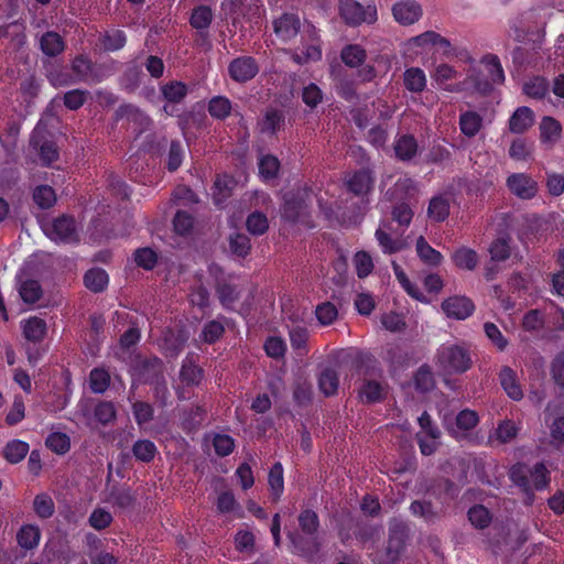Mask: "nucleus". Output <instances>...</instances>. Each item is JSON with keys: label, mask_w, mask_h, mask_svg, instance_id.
I'll return each mask as SVG.
<instances>
[{"label": "nucleus", "mask_w": 564, "mask_h": 564, "mask_svg": "<svg viewBox=\"0 0 564 564\" xmlns=\"http://www.w3.org/2000/svg\"><path fill=\"white\" fill-rule=\"evenodd\" d=\"M268 228V219L262 213H253L247 218V229L252 235H262Z\"/></svg>", "instance_id": "nucleus-54"}, {"label": "nucleus", "mask_w": 564, "mask_h": 564, "mask_svg": "<svg viewBox=\"0 0 564 564\" xmlns=\"http://www.w3.org/2000/svg\"><path fill=\"white\" fill-rule=\"evenodd\" d=\"M416 191L415 183L412 178L408 176L400 177L394 186L387 191L386 196L389 199H405L406 197L412 196Z\"/></svg>", "instance_id": "nucleus-23"}, {"label": "nucleus", "mask_w": 564, "mask_h": 564, "mask_svg": "<svg viewBox=\"0 0 564 564\" xmlns=\"http://www.w3.org/2000/svg\"><path fill=\"white\" fill-rule=\"evenodd\" d=\"M18 291L22 301L26 304H34L41 299L43 294L39 281L33 279H28L20 282Z\"/></svg>", "instance_id": "nucleus-26"}, {"label": "nucleus", "mask_w": 564, "mask_h": 564, "mask_svg": "<svg viewBox=\"0 0 564 564\" xmlns=\"http://www.w3.org/2000/svg\"><path fill=\"white\" fill-rule=\"evenodd\" d=\"M341 59L349 67H358L366 59V51L359 45H347L341 51Z\"/></svg>", "instance_id": "nucleus-36"}, {"label": "nucleus", "mask_w": 564, "mask_h": 564, "mask_svg": "<svg viewBox=\"0 0 564 564\" xmlns=\"http://www.w3.org/2000/svg\"><path fill=\"white\" fill-rule=\"evenodd\" d=\"M95 417L102 425L109 424L116 417V409L111 402H100L95 408Z\"/></svg>", "instance_id": "nucleus-64"}, {"label": "nucleus", "mask_w": 564, "mask_h": 564, "mask_svg": "<svg viewBox=\"0 0 564 564\" xmlns=\"http://www.w3.org/2000/svg\"><path fill=\"white\" fill-rule=\"evenodd\" d=\"M274 33L283 42H288L297 35L301 22L297 15L284 13L274 21Z\"/></svg>", "instance_id": "nucleus-14"}, {"label": "nucleus", "mask_w": 564, "mask_h": 564, "mask_svg": "<svg viewBox=\"0 0 564 564\" xmlns=\"http://www.w3.org/2000/svg\"><path fill=\"white\" fill-rule=\"evenodd\" d=\"M84 282L87 289L97 293L101 292L108 285L109 278L105 270L95 268L86 272Z\"/></svg>", "instance_id": "nucleus-29"}, {"label": "nucleus", "mask_w": 564, "mask_h": 564, "mask_svg": "<svg viewBox=\"0 0 564 564\" xmlns=\"http://www.w3.org/2000/svg\"><path fill=\"white\" fill-rule=\"evenodd\" d=\"M442 310L447 317L466 319L473 314L475 306L468 297L456 295L443 301Z\"/></svg>", "instance_id": "nucleus-10"}, {"label": "nucleus", "mask_w": 564, "mask_h": 564, "mask_svg": "<svg viewBox=\"0 0 564 564\" xmlns=\"http://www.w3.org/2000/svg\"><path fill=\"white\" fill-rule=\"evenodd\" d=\"M354 265L359 278L368 276L373 270V261L369 253L359 251L354 256Z\"/></svg>", "instance_id": "nucleus-50"}, {"label": "nucleus", "mask_w": 564, "mask_h": 564, "mask_svg": "<svg viewBox=\"0 0 564 564\" xmlns=\"http://www.w3.org/2000/svg\"><path fill=\"white\" fill-rule=\"evenodd\" d=\"M132 452L137 459L145 463L151 462L158 453L156 446L149 440L135 442Z\"/></svg>", "instance_id": "nucleus-43"}, {"label": "nucleus", "mask_w": 564, "mask_h": 564, "mask_svg": "<svg viewBox=\"0 0 564 564\" xmlns=\"http://www.w3.org/2000/svg\"><path fill=\"white\" fill-rule=\"evenodd\" d=\"M339 11L340 17L350 25L377 21V8L373 4L362 6L356 0H340Z\"/></svg>", "instance_id": "nucleus-5"}, {"label": "nucleus", "mask_w": 564, "mask_h": 564, "mask_svg": "<svg viewBox=\"0 0 564 564\" xmlns=\"http://www.w3.org/2000/svg\"><path fill=\"white\" fill-rule=\"evenodd\" d=\"M520 431V426L511 421L503 420L496 429L495 436L500 443H509L514 440Z\"/></svg>", "instance_id": "nucleus-41"}, {"label": "nucleus", "mask_w": 564, "mask_h": 564, "mask_svg": "<svg viewBox=\"0 0 564 564\" xmlns=\"http://www.w3.org/2000/svg\"><path fill=\"white\" fill-rule=\"evenodd\" d=\"M429 217L435 221H443L449 214L448 200L442 196L433 197L429 205Z\"/></svg>", "instance_id": "nucleus-37"}, {"label": "nucleus", "mask_w": 564, "mask_h": 564, "mask_svg": "<svg viewBox=\"0 0 564 564\" xmlns=\"http://www.w3.org/2000/svg\"><path fill=\"white\" fill-rule=\"evenodd\" d=\"M434 362L444 375H462L473 366L471 355L465 344H442L435 354Z\"/></svg>", "instance_id": "nucleus-2"}, {"label": "nucleus", "mask_w": 564, "mask_h": 564, "mask_svg": "<svg viewBox=\"0 0 564 564\" xmlns=\"http://www.w3.org/2000/svg\"><path fill=\"white\" fill-rule=\"evenodd\" d=\"M232 180L228 175L218 176L214 183V197L216 204H220L229 196Z\"/></svg>", "instance_id": "nucleus-57"}, {"label": "nucleus", "mask_w": 564, "mask_h": 564, "mask_svg": "<svg viewBox=\"0 0 564 564\" xmlns=\"http://www.w3.org/2000/svg\"><path fill=\"white\" fill-rule=\"evenodd\" d=\"M25 416L24 401L21 397H15L13 404L6 416L8 425H15L21 422Z\"/></svg>", "instance_id": "nucleus-63"}, {"label": "nucleus", "mask_w": 564, "mask_h": 564, "mask_svg": "<svg viewBox=\"0 0 564 564\" xmlns=\"http://www.w3.org/2000/svg\"><path fill=\"white\" fill-rule=\"evenodd\" d=\"M318 386L325 395H333L338 389V375L333 369H325L318 378Z\"/></svg>", "instance_id": "nucleus-40"}, {"label": "nucleus", "mask_w": 564, "mask_h": 564, "mask_svg": "<svg viewBox=\"0 0 564 564\" xmlns=\"http://www.w3.org/2000/svg\"><path fill=\"white\" fill-rule=\"evenodd\" d=\"M500 384L509 398L519 401L523 398V391L517 373L510 367H503L499 373Z\"/></svg>", "instance_id": "nucleus-18"}, {"label": "nucleus", "mask_w": 564, "mask_h": 564, "mask_svg": "<svg viewBox=\"0 0 564 564\" xmlns=\"http://www.w3.org/2000/svg\"><path fill=\"white\" fill-rule=\"evenodd\" d=\"M458 76V70L454 66L446 63L436 65L431 73V78L435 82V84L441 89L448 93L477 91L487 94V91L490 89L489 84L479 82L474 73H468L467 76L460 82L452 83L453 80H456Z\"/></svg>", "instance_id": "nucleus-1"}, {"label": "nucleus", "mask_w": 564, "mask_h": 564, "mask_svg": "<svg viewBox=\"0 0 564 564\" xmlns=\"http://www.w3.org/2000/svg\"><path fill=\"white\" fill-rule=\"evenodd\" d=\"M280 163L275 156L264 155L259 161L260 176L265 180H272L276 176Z\"/></svg>", "instance_id": "nucleus-48"}, {"label": "nucleus", "mask_w": 564, "mask_h": 564, "mask_svg": "<svg viewBox=\"0 0 564 564\" xmlns=\"http://www.w3.org/2000/svg\"><path fill=\"white\" fill-rule=\"evenodd\" d=\"M533 111L528 107H520L509 119V130L513 133H523L533 126Z\"/></svg>", "instance_id": "nucleus-19"}, {"label": "nucleus", "mask_w": 564, "mask_h": 564, "mask_svg": "<svg viewBox=\"0 0 564 564\" xmlns=\"http://www.w3.org/2000/svg\"><path fill=\"white\" fill-rule=\"evenodd\" d=\"M126 35L120 30H112L105 34L104 36V47L108 51H117L124 46L126 44Z\"/></svg>", "instance_id": "nucleus-62"}, {"label": "nucleus", "mask_w": 564, "mask_h": 564, "mask_svg": "<svg viewBox=\"0 0 564 564\" xmlns=\"http://www.w3.org/2000/svg\"><path fill=\"white\" fill-rule=\"evenodd\" d=\"M547 223L541 217H530L524 220L519 231V239L525 246L539 241L547 230Z\"/></svg>", "instance_id": "nucleus-11"}, {"label": "nucleus", "mask_w": 564, "mask_h": 564, "mask_svg": "<svg viewBox=\"0 0 564 564\" xmlns=\"http://www.w3.org/2000/svg\"><path fill=\"white\" fill-rule=\"evenodd\" d=\"M29 444L20 440H12L3 448V457L10 464H18L23 460L29 453Z\"/></svg>", "instance_id": "nucleus-24"}, {"label": "nucleus", "mask_w": 564, "mask_h": 564, "mask_svg": "<svg viewBox=\"0 0 564 564\" xmlns=\"http://www.w3.org/2000/svg\"><path fill=\"white\" fill-rule=\"evenodd\" d=\"M35 204L45 209L52 207L56 202L55 191L47 185L37 186L33 192Z\"/></svg>", "instance_id": "nucleus-42"}, {"label": "nucleus", "mask_w": 564, "mask_h": 564, "mask_svg": "<svg viewBox=\"0 0 564 564\" xmlns=\"http://www.w3.org/2000/svg\"><path fill=\"white\" fill-rule=\"evenodd\" d=\"M21 328L24 338L33 343L42 341L47 330L45 321L37 316H32L21 321Z\"/></svg>", "instance_id": "nucleus-17"}, {"label": "nucleus", "mask_w": 564, "mask_h": 564, "mask_svg": "<svg viewBox=\"0 0 564 564\" xmlns=\"http://www.w3.org/2000/svg\"><path fill=\"white\" fill-rule=\"evenodd\" d=\"M413 381L415 389L420 392L431 391L435 387L434 375L427 365H423L417 369Z\"/></svg>", "instance_id": "nucleus-33"}, {"label": "nucleus", "mask_w": 564, "mask_h": 564, "mask_svg": "<svg viewBox=\"0 0 564 564\" xmlns=\"http://www.w3.org/2000/svg\"><path fill=\"white\" fill-rule=\"evenodd\" d=\"M21 547L32 550L39 545L41 532L39 527L33 524L23 525L17 534Z\"/></svg>", "instance_id": "nucleus-27"}, {"label": "nucleus", "mask_w": 564, "mask_h": 564, "mask_svg": "<svg viewBox=\"0 0 564 564\" xmlns=\"http://www.w3.org/2000/svg\"><path fill=\"white\" fill-rule=\"evenodd\" d=\"M489 253L492 261L507 260L510 257L509 241L505 238H498L491 243Z\"/></svg>", "instance_id": "nucleus-56"}, {"label": "nucleus", "mask_w": 564, "mask_h": 564, "mask_svg": "<svg viewBox=\"0 0 564 564\" xmlns=\"http://www.w3.org/2000/svg\"><path fill=\"white\" fill-rule=\"evenodd\" d=\"M162 93L169 101L180 102L187 93L186 86L180 82H173L162 88Z\"/></svg>", "instance_id": "nucleus-59"}, {"label": "nucleus", "mask_w": 564, "mask_h": 564, "mask_svg": "<svg viewBox=\"0 0 564 564\" xmlns=\"http://www.w3.org/2000/svg\"><path fill=\"white\" fill-rule=\"evenodd\" d=\"M468 519L475 528L484 529L489 525L491 516L487 508L478 505L469 509Z\"/></svg>", "instance_id": "nucleus-46"}, {"label": "nucleus", "mask_w": 564, "mask_h": 564, "mask_svg": "<svg viewBox=\"0 0 564 564\" xmlns=\"http://www.w3.org/2000/svg\"><path fill=\"white\" fill-rule=\"evenodd\" d=\"M42 230L47 238L55 242L70 243L78 239V228L75 219L65 215L43 221Z\"/></svg>", "instance_id": "nucleus-4"}, {"label": "nucleus", "mask_w": 564, "mask_h": 564, "mask_svg": "<svg viewBox=\"0 0 564 564\" xmlns=\"http://www.w3.org/2000/svg\"><path fill=\"white\" fill-rule=\"evenodd\" d=\"M426 75L420 67H410L403 74V84L411 93H422L426 87Z\"/></svg>", "instance_id": "nucleus-21"}, {"label": "nucleus", "mask_w": 564, "mask_h": 564, "mask_svg": "<svg viewBox=\"0 0 564 564\" xmlns=\"http://www.w3.org/2000/svg\"><path fill=\"white\" fill-rule=\"evenodd\" d=\"M230 77L238 83L252 79L259 72L257 62L250 56L235 58L228 67Z\"/></svg>", "instance_id": "nucleus-8"}, {"label": "nucleus", "mask_w": 564, "mask_h": 564, "mask_svg": "<svg viewBox=\"0 0 564 564\" xmlns=\"http://www.w3.org/2000/svg\"><path fill=\"white\" fill-rule=\"evenodd\" d=\"M213 21V11L207 6H198L193 9L191 15V25L198 30H207Z\"/></svg>", "instance_id": "nucleus-35"}, {"label": "nucleus", "mask_w": 564, "mask_h": 564, "mask_svg": "<svg viewBox=\"0 0 564 564\" xmlns=\"http://www.w3.org/2000/svg\"><path fill=\"white\" fill-rule=\"evenodd\" d=\"M46 446L57 454H64L69 449V437L64 433H52L46 438Z\"/></svg>", "instance_id": "nucleus-52"}, {"label": "nucleus", "mask_w": 564, "mask_h": 564, "mask_svg": "<svg viewBox=\"0 0 564 564\" xmlns=\"http://www.w3.org/2000/svg\"><path fill=\"white\" fill-rule=\"evenodd\" d=\"M383 394L384 387L376 380L365 381L359 390L360 399L368 403L380 401L383 398Z\"/></svg>", "instance_id": "nucleus-34"}, {"label": "nucleus", "mask_w": 564, "mask_h": 564, "mask_svg": "<svg viewBox=\"0 0 564 564\" xmlns=\"http://www.w3.org/2000/svg\"><path fill=\"white\" fill-rule=\"evenodd\" d=\"M308 338L307 329L302 325H294L290 328V340L293 349L305 350Z\"/></svg>", "instance_id": "nucleus-60"}, {"label": "nucleus", "mask_w": 564, "mask_h": 564, "mask_svg": "<svg viewBox=\"0 0 564 564\" xmlns=\"http://www.w3.org/2000/svg\"><path fill=\"white\" fill-rule=\"evenodd\" d=\"M310 193L306 191L288 192L284 194L283 217L291 223L304 221L307 215V200Z\"/></svg>", "instance_id": "nucleus-6"}, {"label": "nucleus", "mask_w": 564, "mask_h": 564, "mask_svg": "<svg viewBox=\"0 0 564 564\" xmlns=\"http://www.w3.org/2000/svg\"><path fill=\"white\" fill-rule=\"evenodd\" d=\"M376 238L384 253H395L404 249L406 246L404 240L400 238H392L388 232L383 230L382 227H379L376 230Z\"/></svg>", "instance_id": "nucleus-31"}, {"label": "nucleus", "mask_w": 564, "mask_h": 564, "mask_svg": "<svg viewBox=\"0 0 564 564\" xmlns=\"http://www.w3.org/2000/svg\"><path fill=\"white\" fill-rule=\"evenodd\" d=\"M451 258L458 269L467 271H473L479 262L477 252L467 247L458 248Z\"/></svg>", "instance_id": "nucleus-20"}, {"label": "nucleus", "mask_w": 564, "mask_h": 564, "mask_svg": "<svg viewBox=\"0 0 564 564\" xmlns=\"http://www.w3.org/2000/svg\"><path fill=\"white\" fill-rule=\"evenodd\" d=\"M345 184L349 192L357 196H365L372 189L373 177L368 170H360L347 174Z\"/></svg>", "instance_id": "nucleus-13"}, {"label": "nucleus", "mask_w": 564, "mask_h": 564, "mask_svg": "<svg viewBox=\"0 0 564 564\" xmlns=\"http://www.w3.org/2000/svg\"><path fill=\"white\" fill-rule=\"evenodd\" d=\"M224 330L225 327L219 321H210L204 326L200 338L207 344H213L223 336Z\"/></svg>", "instance_id": "nucleus-51"}, {"label": "nucleus", "mask_w": 564, "mask_h": 564, "mask_svg": "<svg viewBox=\"0 0 564 564\" xmlns=\"http://www.w3.org/2000/svg\"><path fill=\"white\" fill-rule=\"evenodd\" d=\"M416 252L420 259L429 265L436 267L443 261L442 253L432 248L422 236L416 240Z\"/></svg>", "instance_id": "nucleus-28"}, {"label": "nucleus", "mask_w": 564, "mask_h": 564, "mask_svg": "<svg viewBox=\"0 0 564 564\" xmlns=\"http://www.w3.org/2000/svg\"><path fill=\"white\" fill-rule=\"evenodd\" d=\"M269 486L274 500H278L283 492V467L280 463H275L269 473Z\"/></svg>", "instance_id": "nucleus-38"}, {"label": "nucleus", "mask_w": 564, "mask_h": 564, "mask_svg": "<svg viewBox=\"0 0 564 564\" xmlns=\"http://www.w3.org/2000/svg\"><path fill=\"white\" fill-rule=\"evenodd\" d=\"M315 315L321 325L327 326L336 321L338 316V311L333 303L324 302L317 305L315 310Z\"/></svg>", "instance_id": "nucleus-45"}, {"label": "nucleus", "mask_w": 564, "mask_h": 564, "mask_svg": "<svg viewBox=\"0 0 564 564\" xmlns=\"http://www.w3.org/2000/svg\"><path fill=\"white\" fill-rule=\"evenodd\" d=\"M406 538V527L402 522L394 521L390 527V536L387 546V554L391 561L398 558L403 549Z\"/></svg>", "instance_id": "nucleus-15"}, {"label": "nucleus", "mask_w": 564, "mask_h": 564, "mask_svg": "<svg viewBox=\"0 0 564 564\" xmlns=\"http://www.w3.org/2000/svg\"><path fill=\"white\" fill-rule=\"evenodd\" d=\"M482 127V117L475 111H465L459 116V128L464 135L475 137Z\"/></svg>", "instance_id": "nucleus-22"}, {"label": "nucleus", "mask_w": 564, "mask_h": 564, "mask_svg": "<svg viewBox=\"0 0 564 564\" xmlns=\"http://www.w3.org/2000/svg\"><path fill=\"white\" fill-rule=\"evenodd\" d=\"M392 13L397 22L409 25L421 18L422 8L414 0H402L392 7Z\"/></svg>", "instance_id": "nucleus-12"}, {"label": "nucleus", "mask_w": 564, "mask_h": 564, "mask_svg": "<svg viewBox=\"0 0 564 564\" xmlns=\"http://www.w3.org/2000/svg\"><path fill=\"white\" fill-rule=\"evenodd\" d=\"M394 151L399 159L411 160L417 151L416 140L412 135H402L395 141Z\"/></svg>", "instance_id": "nucleus-32"}, {"label": "nucleus", "mask_w": 564, "mask_h": 564, "mask_svg": "<svg viewBox=\"0 0 564 564\" xmlns=\"http://www.w3.org/2000/svg\"><path fill=\"white\" fill-rule=\"evenodd\" d=\"M509 191L521 199H531L538 193V183L525 173H513L507 178Z\"/></svg>", "instance_id": "nucleus-7"}, {"label": "nucleus", "mask_w": 564, "mask_h": 564, "mask_svg": "<svg viewBox=\"0 0 564 564\" xmlns=\"http://www.w3.org/2000/svg\"><path fill=\"white\" fill-rule=\"evenodd\" d=\"M481 63L485 65L489 79L482 80L479 78V75L476 72H473L477 79L481 83H488L490 86V89L487 91L489 93L492 89V85H500L505 82V72L501 66V63L498 58V56L488 54L482 57Z\"/></svg>", "instance_id": "nucleus-16"}, {"label": "nucleus", "mask_w": 564, "mask_h": 564, "mask_svg": "<svg viewBox=\"0 0 564 564\" xmlns=\"http://www.w3.org/2000/svg\"><path fill=\"white\" fill-rule=\"evenodd\" d=\"M33 509L40 518L47 519L55 511L54 501L48 495L40 494L34 498Z\"/></svg>", "instance_id": "nucleus-44"}, {"label": "nucleus", "mask_w": 564, "mask_h": 564, "mask_svg": "<svg viewBox=\"0 0 564 564\" xmlns=\"http://www.w3.org/2000/svg\"><path fill=\"white\" fill-rule=\"evenodd\" d=\"M134 261L139 267L151 270L156 264L158 257L151 248H141L135 251Z\"/></svg>", "instance_id": "nucleus-58"}, {"label": "nucleus", "mask_w": 564, "mask_h": 564, "mask_svg": "<svg viewBox=\"0 0 564 564\" xmlns=\"http://www.w3.org/2000/svg\"><path fill=\"white\" fill-rule=\"evenodd\" d=\"M110 382L109 373L104 369H94L90 372L89 386L93 392L102 393L107 390Z\"/></svg>", "instance_id": "nucleus-47"}, {"label": "nucleus", "mask_w": 564, "mask_h": 564, "mask_svg": "<svg viewBox=\"0 0 564 564\" xmlns=\"http://www.w3.org/2000/svg\"><path fill=\"white\" fill-rule=\"evenodd\" d=\"M203 371L191 359H186L180 371V378L183 383L198 384L202 380Z\"/></svg>", "instance_id": "nucleus-39"}, {"label": "nucleus", "mask_w": 564, "mask_h": 564, "mask_svg": "<svg viewBox=\"0 0 564 564\" xmlns=\"http://www.w3.org/2000/svg\"><path fill=\"white\" fill-rule=\"evenodd\" d=\"M220 9L225 15L231 18L234 25L242 21L257 22L263 11L261 0H224Z\"/></svg>", "instance_id": "nucleus-3"}, {"label": "nucleus", "mask_w": 564, "mask_h": 564, "mask_svg": "<svg viewBox=\"0 0 564 564\" xmlns=\"http://www.w3.org/2000/svg\"><path fill=\"white\" fill-rule=\"evenodd\" d=\"M305 34L307 43L305 44L301 54L294 53L293 59L297 64H306L310 62H317L322 58V47L317 31L314 26H310Z\"/></svg>", "instance_id": "nucleus-9"}, {"label": "nucleus", "mask_w": 564, "mask_h": 564, "mask_svg": "<svg viewBox=\"0 0 564 564\" xmlns=\"http://www.w3.org/2000/svg\"><path fill=\"white\" fill-rule=\"evenodd\" d=\"M533 150V141L524 138H517L510 145L509 156L516 161H528L531 159Z\"/></svg>", "instance_id": "nucleus-25"}, {"label": "nucleus", "mask_w": 564, "mask_h": 564, "mask_svg": "<svg viewBox=\"0 0 564 564\" xmlns=\"http://www.w3.org/2000/svg\"><path fill=\"white\" fill-rule=\"evenodd\" d=\"M478 422V414L469 409L460 411L456 416V426L464 432L473 430Z\"/></svg>", "instance_id": "nucleus-55"}, {"label": "nucleus", "mask_w": 564, "mask_h": 564, "mask_svg": "<svg viewBox=\"0 0 564 564\" xmlns=\"http://www.w3.org/2000/svg\"><path fill=\"white\" fill-rule=\"evenodd\" d=\"M40 46L45 55L55 56L63 52L64 42L56 32H46L40 39Z\"/></svg>", "instance_id": "nucleus-30"}, {"label": "nucleus", "mask_w": 564, "mask_h": 564, "mask_svg": "<svg viewBox=\"0 0 564 564\" xmlns=\"http://www.w3.org/2000/svg\"><path fill=\"white\" fill-rule=\"evenodd\" d=\"M208 111L212 117L217 119L226 118L231 111V104L226 97H214L209 101Z\"/></svg>", "instance_id": "nucleus-49"}, {"label": "nucleus", "mask_w": 564, "mask_h": 564, "mask_svg": "<svg viewBox=\"0 0 564 564\" xmlns=\"http://www.w3.org/2000/svg\"><path fill=\"white\" fill-rule=\"evenodd\" d=\"M410 509L414 516L422 518L426 522L434 521L437 517V512L432 503L427 501H414L411 503Z\"/></svg>", "instance_id": "nucleus-53"}, {"label": "nucleus", "mask_w": 564, "mask_h": 564, "mask_svg": "<svg viewBox=\"0 0 564 564\" xmlns=\"http://www.w3.org/2000/svg\"><path fill=\"white\" fill-rule=\"evenodd\" d=\"M230 250L238 257L245 258L250 251V239L242 234H236L230 237Z\"/></svg>", "instance_id": "nucleus-61"}]
</instances>
